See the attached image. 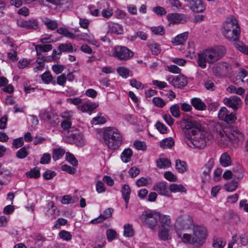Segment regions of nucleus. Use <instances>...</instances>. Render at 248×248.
<instances>
[{
  "mask_svg": "<svg viewBox=\"0 0 248 248\" xmlns=\"http://www.w3.org/2000/svg\"><path fill=\"white\" fill-rule=\"evenodd\" d=\"M180 124L186 134L185 141L189 147L201 149L206 146V133L199 122L191 119H183Z\"/></svg>",
  "mask_w": 248,
  "mask_h": 248,
  "instance_id": "f257e3e1",
  "label": "nucleus"
},
{
  "mask_svg": "<svg viewBox=\"0 0 248 248\" xmlns=\"http://www.w3.org/2000/svg\"><path fill=\"white\" fill-rule=\"evenodd\" d=\"M227 52L226 48L223 46H217L203 50L198 54L197 64L204 69L207 63L212 64L221 59Z\"/></svg>",
  "mask_w": 248,
  "mask_h": 248,
  "instance_id": "f03ea898",
  "label": "nucleus"
},
{
  "mask_svg": "<svg viewBox=\"0 0 248 248\" xmlns=\"http://www.w3.org/2000/svg\"><path fill=\"white\" fill-rule=\"evenodd\" d=\"M207 237V231L204 227L194 226L192 235L185 233L182 240L185 243H190L195 247H199L205 242Z\"/></svg>",
  "mask_w": 248,
  "mask_h": 248,
  "instance_id": "7ed1b4c3",
  "label": "nucleus"
},
{
  "mask_svg": "<svg viewBox=\"0 0 248 248\" xmlns=\"http://www.w3.org/2000/svg\"><path fill=\"white\" fill-rule=\"evenodd\" d=\"M103 138L105 144L111 150L117 149L123 140L122 136L118 129L112 127L103 129Z\"/></svg>",
  "mask_w": 248,
  "mask_h": 248,
  "instance_id": "20e7f679",
  "label": "nucleus"
},
{
  "mask_svg": "<svg viewBox=\"0 0 248 248\" xmlns=\"http://www.w3.org/2000/svg\"><path fill=\"white\" fill-rule=\"evenodd\" d=\"M240 29L236 19L231 17L228 18L223 26V35L230 41H236L239 39Z\"/></svg>",
  "mask_w": 248,
  "mask_h": 248,
  "instance_id": "39448f33",
  "label": "nucleus"
},
{
  "mask_svg": "<svg viewBox=\"0 0 248 248\" xmlns=\"http://www.w3.org/2000/svg\"><path fill=\"white\" fill-rule=\"evenodd\" d=\"M192 226H194L193 221L190 216L186 214L180 216L177 219L175 224V228L177 235L182 238L180 231L189 229Z\"/></svg>",
  "mask_w": 248,
  "mask_h": 248,
  "instance_id": "423d86ee",
  "label": "nucleus"
},
{
  "mask_svg": "<svg viewBox=\"0 0 248 248\" xmlns=\"http://www.w3.org/2000/svg\"><path fill=\"white\" fill-rule=\"evenodd\" d=\"M159 215L156 212L145 211L140 215V219L142 223L151 229L155 230L154 227L157 224Z\"/></svg>",
  "mask_w": 248,
  "mask_h": 248,
  "instance_id": "0eeeda50",
  "label": "nucleus"
},
{
  "mask_svg": "<svg viewBox=\"0 0 248 248\" xmlns=\"http://www.w3.org/2000/svg\"><path fill=\"white\" fill-rule=\"evenodd\" d=\"M225 135L234 143L238 144L244 140V136L241 131L237 127L233 125H229L225 128Z\"/></svg>",
  "mask_w": 248,
  "mask_h": 248,
  "instance_id": "6e6552de",
  "label": "nucleus"
},
{
  "mask_svg": "<svg viewBox=\"0 0 248 248\" xmlns=\"http://www.w3.org/2000/svg\"><path fill=\"white\" fill-rule=\"evenodd\" d=\"M133 55L134 53L125 46H117L114 48L113 56L120 60L127 61Z\"/></svg>",
  "mask_w": 248,
  "mask_h": 248,
  "instance_id": "1a4fd4ad",
  "label": "nucleus"
},
{
  "mask_svg": "<svg viewBox=\"0 0 248 248\" xmlns=\"http://www.w3.org/2000/svg\"><path fill=\"white\" fill-rule=\"evenodd\" d=\"M166 80L175 88H182L186 86L187 83L186 77L183 75L178 76H168Z\"/></svg>",
  "mask_w": 248,
  "mask_h": 248,
  "instance_id": "9d476101",
  "label": "nucleus"
},
{
  "mask_svg": "<svg viewBox=\"0 0 248 248\" xmlns=\"http://www.w3.org/2000/svg\"><path fill=\"white\" fill-rule=\"evenodd\" d=\"M230 69V65L227 62H220L213 66V72L216 77H222L227 75Z\"/></svg>",
  "mask_w": 248,
  "mask_h": 248,
  "instance_id": "9b49d317",
  "label": "nucleus"
},
{
  "mask_svg": "<svg viewBox=\"0 0 248 248\" xmlns=\"http://www.w3.org/2000/svg\"><path fill=\"white\" fill-rule=\"evenodd\" d=\"M154 189L161 195L170 197L172 192L186 191L185 187H154Z\"/></svg>",
  "mask_w": 248,
  "mask_h": 248,
  "instance_id": "f8f14e48",
  "label": "nucleus"
},
{
  "mask_svg": "<svg viewBox=\"0 0 248 248\" xmlns=\"http://www.w3.org/2000/svg\"><path fill=\"white\" fill-rule=\"evenodd\" d=\"M67 141L70 143L75 144L78 147L83 146L86 142L83 135L78 132L68 136Z\"/></svg>",
  "mask_w": 248,
  "mask_h": 248,
  "instance_id": "ddd939ff",
  "label": "nucleus"
},
{
  "mask_svg": "<svg viewBox=\"0 0 248 248\" xmlns=\"http://www.w3.org/2000/svg\"><path fill=\"white\" fill-rule=\"evenodd\" d=\"M223 102L226 106L232 108L234 111H236L242 105L241 99L237 96L226 98L224 99Z\"/></svg>",
  "mask_w": 248,
  "mask_h": 248,
  "instance_id": "4468645a",
  "label": "nucleus"
},
{
  "mask_svg": "<svg viewBox=\"0 0 248 248\" xmlns=\"http://www.w3.org/2000/svg\"><path fill=\"white\" fill-rule=\"evenodd\" d=\"M167 19L172 23H184L186 22V17L185 15L178 13L168 14Z\"/></svg>",
  "mask_w": 248,
  "mask_h": 248,
  "instance_id": "2eb2a0df",
  "label": "nucleus"
},
{
  "mask_svg": "<svg viewBox=\"0 0 248 248\" xmlns=\"http://www.w3.org/2000/svg\"><path fill=\"white\" fill-rule=\"evenodd\" d=\"M158 221L159 223V229L167 230V229H170L171 219L169 216L159 215Z\"/></svg>",
  "mask_w": 248,
  "mask_h": 248,
  "instance_id": "dca6fc26",
  "label": "nucleus"
},
{
  "mask_svg": "<svg viewBox=\"0 0 248 248\" xmlns=\"http://www.w3.org/2000/svg\"><path fill=\"white\" fill-rule=\"evenodd\" d=\"M190 8L194 12H202L205 9V6L201 0H191Z\"/></svg>",
  "mask_w": 248,
  "mask_h": 248,
  "instance_id": "f3484780",
  "label": "nucleus"
},
{
  "mask_svg": "<svg viewBox=\"0 0 248 248\" xmlns=\"http://www.w3.org/2000/svg\"><path fill=\"white\" fill-rule=\"evenodd\" d=\"M212 131L214 134H217V138H223L225 134V129L223 128L222 126L219 123L212 124Z\"/></svg>",
  "mask_w": 248,
  "mask_h": 248,
  "instance_id": "a211bd4d",
  "label": "nucleus"
},
{
  "mask_svg": "<svg viewBox=\"0 0 248 248\" xmlns=\"http://www.w3.org/2000/svg\"><path fill=\"white\" fill-rule=\"evenodd\" d=\"M188 35V33L187 32H184L179 34L173 38L171 42L173 45L176 46L183 45L187 39Z\"/></svg>",
  "mask_w": 248,
  "mask_h": 248,
  "instance_id": "6ab92c4d",
  "label": "nucleus"
},
{
  "mask_svg": "<svg viewBox=\"0 0 248 248\" xmlns=\"http://www.w3.org/2000/svg\"><path fill=\"white\" fill-rule=\"evenodd\" d=\"M20 26L27 29H37L39 28L37 21L34 19H31L28 20L23 21L21 22Z\"/></svg>",
  "mask_w": 248,
  "mask_h": 248,
  "instance_id": "aec40b11",
  "label": "nucleus"
},
{
  "mask_svg": "<svg viewBox=\"0 0 248 248\" xmlns=\"http://www.w3.org/2000/svg\"><path fill=\"white\" fill-rule=\"evenodd\" d=\"M191 103L194 108L198 110H204L206 108L205 103L199 98L194 97L192 98Z\"/></svg>",
  "mask_w": 248,
  "mask_h": 248,
  "instance_id": "412c9836",
  "label": "nucleus"
},
{
  "mask_svg": "<svg viewBox=\"0 0 248 248\" xmlns=\"http://www.w3.org/2000/svg\"><path fill=\"white\" fill-rule=\"evenodd\" d=\"M108 24L109 29L111 32L117 34H122L123 33L124 30L122 25L112 22H109Z\"/></svg>",
  "mask_w": 248,
  "mask_h": 248,
  "instance_id": "4be33fe9",
  "label": "nucleus"
},
{
  "mask_svg": "<svg viewBox=\"0 0 248 248\" xmlns=\"http://www.w3.org/2000/svg\"><path fill=\"white\" fill-rule=\"evenodd\" d=\"M42 21L46 27L47 29L49 30L54 31L58 28V24L55 20L45 17L43 19Z\"/></svg>",
  "mask_w": 248,
  "mask_h": 248,
  "instance_id": "5701e85b",
  "label": "nucleus"
},
{
  "mask_svg": "<svg viewBox=\"0 0 248 248\" xmlns=\"http://www.w3.org/2000/svg\"><path fill=\"white\" fill-rule=\"evenodd\" d=\"M175 167L177 171L181 173L186 172L187 170L186 163L185 161L181 160L180 159H177L176 160Z\"/></svg>",
  "mask_w": 248,
  "mask_h": 248,
  "instance_id": "b1692460",
  "label": "nucleus"
},
{
  "mask_svg": "<svg viewBox=\"0 0 248 248\" xmlns=\"http://www.w3.org/2000/svg\"><path fill=\"white\" fill-rule=\"evenodd\" d=\"M219 161L221 165L224 167L231 165L232 163L231 156L227 152H225L222 154L220 157Z\"/></svg>",
  "mask_w": 248,
  "mask_h": 248,
  "instance_id": "393cba45",
  "label": "nucleus"
},
{
  "mask_svg": "<svg viewBox=\"0 0 248 248\" xmlns=\"http://www.w3.org/2000/svg\"><path fill=\"white\" fill-rule=\"evenodd\" d=\"M103 4H104V9L102 11V16L106 18H108L113 15V10L110 7L108 3L106 2L105 1H103Z\"/></svg>",
  "mask_w": 248,
  "mask_h": 248,
  "instance_id": "a878e982",
  "label": "nucleus"
},
{
  "mask_svg": "<svg viewBox=\"0 0 248 248\" xmlns=\"http://www.w3.org/2000/svg\"><path fill=\"white\" fill-rule=\"evenodd\" d=\"M147 46L151 50L153 54L157 55L160 53L161 51V48L160 45L153 41H150L148 42Z\"/></svg>",
  "mask_w": 248,
  "mask_h": 248,
  "instance_id": "bb28decb",
  "label": "nucleus"
},
{
  "mask_svg": "<svg viewBox=\"0 0 248 248\" xmlns=\"http://www.w3.org/2000/svg\"><path fill=\"white\" fill-rule=\"evenodd\" d=\"M57 32L61 35H62L66 37L74 39L76 36L72 32H70L67 29L64 27H61L57 30Z\"/></svg>",
  "mask_w": 248,
  "mask_h": 248,
  "instance_id": "cd10ccee",
  "label": "nucleus"
},
{
  "mask_svg": "<svg viewBox=\"0 0 248 248\" xmlns=\"http://www.w3.org/2000/svg\"><path fill=\"white\" fill-rule=\"evenodd\" d=\"M132 154L133 152L131 149H125L121 155L122 161L124 163L128 162L131 159Z\"/></svg>",
  "mask_w": 248,
  "mask_h": 248,
  "instance_id": "c85d7f7f",
  "label": "nucleus"
},
{
  "mask_svg": "<svg viewBox=\"0 0 248 248\" xmlns=\"http://www.w3.org/2000/svg\"><path fill=\"white\" fill-rule=\"evenodd\" d=\"M174 144V141L172 138H166L160 142V147L163 149L170 148Z\"/></svg>",
  "mask_w": 248,
  "mask_h": 248,
  "instance_id": "c756f323",
  "label": "nucleus"
},
{
  "mask_svg": "<svg viewBox=\"0 0 248 248\" xmlns=\"http://www.w3.org/2000/svg\"><path fill=\"white\" fill-rule=\"evenodd\" d=\"M58 49L60 52L58 53V55L60 56L62 52H72L73 47L71 44H61L58 46Z\"/></svg>",
  "mask_w": 248,
  "mask_h": 248,
  "instance_id": "7c9ffc66",
  "label": "nucleus"
},
{
  "mask_svg": "<svg viewBox=\"0 0 248 248\" xmlns=\"http://www.w3.org/2000/svg\"><path fill=\"white\" fill-rule=\"evenodd\" d=\"M42 79L46 84H48L49 83H51L53 85H55L56 84L55 80H53V78L49 71L46 72L42 75Z\"/></svg>",
  "mask_w": 248,
  "mask_h": 248,
  "instance_id": "2f4dec72",
  "label": "nucleus"
},
{
  "mask_svg": "<svg viewBox=\"0 0 248 248\" xmlns=\"http://www.w3.org/2000/svg\"><path fill=\"white\" fill-rule=\"evenodd\" d=\"M121 192L123 198L126 203V207H127L131 194L130 187H122Z\"/></svg>",
  "mask_w": 248,
  "mask_h": 248,
  "instance_id": "473e14b6",
  "label": "nucleus"
},
{
  "mask_svg": "<svg viewBox=\"0 0 248 248\" xmlns=\"http://www.w3.org/2000/svg\"><path fill=\"white\" fill-rule=\"evenodd\" d=\"M52 46L50 44L37 45L35 47L37 55H40L42 52H47L51 50Z\"/></svg>",
  "mask_w": 248,
  "mask_h": 248,
  "instance_id": "72a5a7b5",
  "label": "nucleus"
},
{
  "mask_svg": "<svg viewBox=\"0 0 248 248\" xmlns=\"http://www.w3.org/2000/svg\"><path fill=\"white\" fill-rule=\"evenodd\" d=\"M237 168V169L236 170H233V171H234L233 176H234V179H235V178H236L237 181L234 180L235 184L233 185V186H237L238 181L241 180L243 177V173H244L243 169L241 168V166H238Z\"/></svg>",
  "mask_w": 248,
  "mask_h": 248,
  "instance_id": "f704fd0d",
  "label": "nucleus"
},
{
  "mask_svg": "<svg viewBox=\"0 0 248 248\" xmlns=\"http://www.w3.org/2000/svg\"><path fill=\"white\" fill-rule=\"evenodd\" d=\"M98 105L95 103H87L81 107V110L82 112L92 111L98 107Z\"/></svg>",
  "mask_w": 248,
  "mask_h": 248,
  "instance_id": "c9c22d12",
  "label": "nucleus"
},
{
  "mask_svg": "<svg viewBox=\"0 0 248 248\" xmlns=\"http://www.w3.org/2000/svg\"><path fill=\"white\" fill-rule=\"evenodd\" d=\"M78 201L77 197H72L70 195H64L62 197L61 202L62 204H67L70 203H74Z\"/></svg>",
  "mask_w": 248,
  "mask_h": 248,
  "instance_id": "e433bc0d",
  "label": "nucleus"
},
{
  "mask_svg": "<svg viewBox=\"0 0 248 248\" xmlns=\"http://www.w3.org/2000/svg\"><path fill=\"white\" fill-rule=\"evenodd\" d=\"M156 164L157 167L161 169L170 167L171 165V162L167 158H162L157 160Z\"/></svg>",
  "mask_w": 248,
  "mask_h": 248,
  "instance_id": "4c0bfd02",
  "label": "nucleus"
},
{
  "mask_svg": "<svg viewBox=\"0 0 248 248\" xmlns=\"http://www.w3.org/2000/svg\"><path fill=\"white\" fill-rule=\"evenodd\" d=\"M215 164V160L213 158H211L208 162L204 164L202 168V171L204 173H210Z\"/></svg>",
  "mask_w": 248,
  "mask_h": 248,
  "instance_id": "58836bf2",
  "label": "nucleus"
},
{
  "mask_svg": "<svg viewBox=\"0 0 248 248\" xmlns=\"http://www.w3.org/2000/svg\"><path fill=\"white\" fill-rule=\"evenodd\" d=\"M65 151L62 148L55 149L53 150L52 158L54 161L60 159L64 154Z\"/></svg>",
  "mask_w": 248,
  "mask_h": 248,
  "instance_id": "ea45409f",
  "label": "nucleus"
},
{
  "mask_svg": "<svg viewBox=\"0 0 248 248\" xmlns=\"http://www.w3.org/2000/svg\"><path fill=\"white\" fill-rule=\"evenodd\" d=\"M54 4L62 7L63 10H65L71 6V0H56Z\"/></svg>",
  "mask_w": 248,
  "mask_h": 248,
  "instance_id": "a19ab883",
  "label": "nucleus"
},
{
  "mask_svg": "<svg viewBox=\"0 0 248 248\" xmlns=\"http://www.w3.org/2000/svg\"><path fill=\"white\" fill-rule=\"evenodd\" d=\"M102 114L101 113H99L98 115L96 117H94L91 123L93 124H104L107 122L106 119L102 116Z\"/></svg>",
  "mask_w": 248,
  "mask_h": 248,
  "instance_id": "79ce46f5",
  "label": "nucleus"
},
{
  "mask_svg": "<svg viewBox=\"0 0 248 248\" xmlns=\"http://www.w3.org/2000/svg\"><path fill=\"white\" fill-rule=\"evenodd\" d=\"M48 205L50 206V208L47 210V215L53 219L55 218L57 216V213L58 212V211H56V207L54 206L53 202H49Z\"/></svg>",
  "mask_w": 248,
  "mask_h": 248,
  "instance_id": "37998d69",
  "label": "nucleus"
},
{
  "mask_svg": "<svg viewBox=\"0 0 248 248\" xmlns=\"http://www.w3.org/2000/svg\"><path fill=\"white\" fill-rule=\"evenodd\" d=\"M124 235L126 237H132L134 235V230L132 225L128 224L124 225Z\"/></svg>",
  "mask_w": 248,
  "mask_h": 248,
  "instance_id": "c03bdc74",
  "label": "nucleus"
},
{
  "mask_svg": "<svg viewBox=\"0 0 248 248\" xmlns=\"http://www.w3.org/2000/svg\"><path fill=\"white\" fill-rule=\"evenodd\" d=\"M66 160L74 166H77L78 165L77 159L72 154L69 152L66 153Z\"/></svg>",
  "mask_w": 248,
  "mask_h": 248,
  "instance_id": "a18cd8bd",
  "label": "nucleus"
},
{
  "mask_svg": "<svg viewBox=\"0 0 248 248\" xmlns=\"http://www.w3.org/2000/svg\"><path fill=\"white\" fill-rule=\"evenodd\" d=\"M170 229H159L158 233L159 237L162 240L166 241L169 239V232Z\"/></svg>",
  "mask_w": 248,
  "mask_h": 248,
  "instance_id": "49530a36",
  "label": "nucleus"
},
{
  "mask_svg": "<svg viewBox=\"0 0 248 248\" xmlns=\"http://www.w3.org/2000/svg\"><path fill=\"white\" fill-rule=\"evenodd\" d=\"M117 71L119 75L124 78H126L129 74V70L125 67L121 66L117 69Z\"/></svg>",
  "mask_w": 248,
  "mask_h": 248,
  "instance_id": "de8ad7c7",
  "label": "nucleus"
},
{
  "mask_svg": "<svg viewBox=\"0 0 248 248\" xmlns=\"http://www.w3.org/2000/svg\"><path fill=\"white\" fill-rule=\"evenodd\" d=\"M26 174L28 178H37L40 176L39 170L36 169H31L30 171L27 172Z\"/></svg>",
  "mask_w": 248,
  "mask_h": 248,
  "instance_id": "09e8293b",
  "label": "nucleus"
},
{
  "mask_svg": "<svg viewBox=\"0 0 248 248\" xmlns=\"http://www.w3.org/2000/svg\"><path fill=\"white\" fill-rule=\"evenodd\" d=\"M179 108V106L178 104L173 105L170 108V113L174 117L177 118L180 116Z\"/></svg>",
  "mask_w": 248,
  "mask_h": 248,
  "instance_id": "8fccbe9b",
  "label": "nucleus"
},
{
  "mask_svg": "<svg viewBox=\"0 0 248 248\" xmlns=\"http://www.w3.org/2000/svg\"><path fill=\"white\" fill-rule=\"evenodd\" d=\"M237 117L236 113L234 112H231L229 114L228 113L226 118L224 119L223 121L228 124H232L236 120Z\"/></svg>",
  "mask_w": 248,
  "mask_h": 248,
  "instance_id": "3c124183",
  "label": "nucleus"
},
{
  "mask_svg": "<svg viewBox=\"0 0 248 248\" xmlns=\"http://www.w3.org/2000/svg\"><path fill=\"white\" fill-rule=\"evenodd\" d=\"M106 235L108 240L111 242L117 236L116 232L112 229H108L106 231Z\"/></svg>",
  "mask_w": 248,
  "mask_h": 248,
  "instance_id": "603ef678",
  "label": "nucleus"
},
{
  "mask_svg": "<svg viewBox=\"0 0 248 248\" xmlns=\"http://www.w3.org/2000/svg\"><path fill=\"white\" fill-rule=\"evenodd\" d=\"M59 236L61 238L65 241H69L71 240L72 237L71 233L65 230L61 231L59 232Z\"/></svg>",
  "mask_w": 248,
  "mask_h": 248,
  "instance_id": "864d4df0",
  "label": "nucleus"
},
{
  "mask_svg": "<svg viewBox=\"0 0 248 248\" xmlns=\"http://www.w3.org/2000/svg\"><path fill=\"white\" fill-rule=\"evenodd\" d=\"M152 11L158 16H162L167 13L166 10L160 6L153 7Z\"/></svg>",
  "mask_w": 248,
  "mask_h": 248,
  "instance_id": "5fc2aeb1",
  "label": "nucleus"
},
{
  "mask_svg": "<svg viewBox=\"0 0 248 248\" xmlns=\"http://www.w3.org/2000/svg\"><path fill=\"white\" fill-rule=\"evenodd\" d=\"M151 31L155 35H162L165 33V29L162 26L153 27Z\"/></svg>",
  "mask_w": 248,
  "mask_h": 248,
  "instance_id": "6e6d98bb",
  "label": "nucleus"
},
{
  "mask_svg": "<svg viewBox=\"0 0 248 248\" xmlns=\"http://www.w3.org/2000/svg\"><path fill=\"white\" fill-rule=\"evenodd\" d=\"M28 155V152L26 148L22 147L16 153V157L20 159H23L25 158Z\"/></svg>",
  "mask_w": 248,
  "mask_h": 248,
  "instance_id": "4d7b16f0",
  "label": "nucleus"
},
{
  "mask_svg": "<svg viewBox=\"0 0 248 248\" xmlns=\"http://www.w3.org/2000/svg\"><path fill=\"white\" fill-rule=\"evenodd\" d=\"M228 110L225 107H221L218 112V117L219 119L223 121L226 118Z\"/></svg>",
  "mask_w": 248,
  "mask_h": 248,
  "instance_id": "13d9d810",
  "label": "nucleus"
},
{
  "mask_svg": "<svg viewBox=\"0 0 248 248\" xmlns=\"http://www.w3.org/2000/svg\"><path fill=\"white\" fill-rule=\"evenodd\" d=\"M225 241L222 238H217L214 240L213 247L214 248H222L225 245Z\"/></svg>",
  "mask_w": 248,
  "mask_h": 248,
  "instance_id": "bf43d9fd",
  "label": "nucleus"
},
{
  "mask_svg": "<svg viewBox=\"0 0 248 248\" xmlns=\"http://www.w3.org/2000/svg\"><path fill=\"white\" fill-rule=\"evenodd\" d=\"M135 148L138 150L144 151L146 149L145 143L140 140H136L134 143Z\"/></svg>",
  "mask_w": 248,
  "mask_h": 248,
  "instance_id": "052dcab7",
  "label": "nucleus"
},
{
  "mask_svg": "<svg viewBox=\"0 0 248 248\" xmlns=\"http://www.w3.org/2000/svg\"><path fill=\"white\" fill-rule=\"evenodd\" d=\"M153 102L155 106L158 107L162 108L165 104L166 102L162 98L160 97H154L153 99Z\"/></svg>",
  "mask_w": 248,
  "mask_h": 248,
  "instance_id": "680f3d73",
  "label": "nucleus"
},
{
  "mask_svg": "<svg viewBox=\"0 0 248 248\" xmlns=\"http://www.w3.org/2000/svg\"><path fill=\"white\" fill-rule=\"evenodd\" d=\"M113 212V209L111 208H108L105 210L103 213V214L100 215V216L102 217V218H103V220L104 221L109 218L110 217L112 216V212Z\"/></svg>",
  "mask_w": 248,
  "mask_h": 248,
  "instance_id": "e2e57ef3",
  "label": "nucleus"
},
{
  "mask_svg": "<svg viewBox=\"0 0 248 248\" xmlns=\"http://www.w3.org/2000/svg\"><path fill=\"white\" fill-rule=\"evenodd\" d=\"M155 127L156 129L160 132L161 134H165L167 132V128L165 126L164 124L158 121L155 124Z\"/></svg>",
  "mask_w": 248,
  "mask_h": 248,
  "instance_id": "0e129e2a",
  "label": "nucleus"
},
{
  "mask_svg": "<svg viewBox=\"0 0 248 248\" xmlns=\"http://www.w3.org/2000/svg\"><path fill=\"white\" fill-rule=\"evenodd\" d=\"M56 175V173L51 170H46L43 174V176L46 180H50Z\"/></svg>",
  "mask_w": 248,
  "mask_h": 248,
  "instance_id": "69168bd1",
  "label": "nucleus"
},
{
  "mask_svg": "<svg viewBox=\"0 0 248 248\" xmlns=\"http://www.w3.org/2000/svg\"><path fill=\"white\" fill-rule=\"evenodd\" d=\"M61 169L62 170L66 171L71 174H74L76 171L75 168L65 164L63 165L61 167Z\"/></svg>",
  "mask_w": 248,
  "mask_h": 248,
  "instance_id": "338daca9",
  "label": "nucleus"
},
{
  "mask_svg": "<svg viewBox=\"0 0 248 248\" xmlns=\"http://www.w3.org/2000/svg\"><path fill=\"white\" fill-rule=\"evenodd\" d=\"M136 184L137 186H146V185H151L152 184L149 180L141 177L137 181Z\"/></svg>",
  "mask_w": 248,
  "mask_h": 248,
  "instance_id": "774afa93",
  "label": "nucleus"
}]
</instances>
